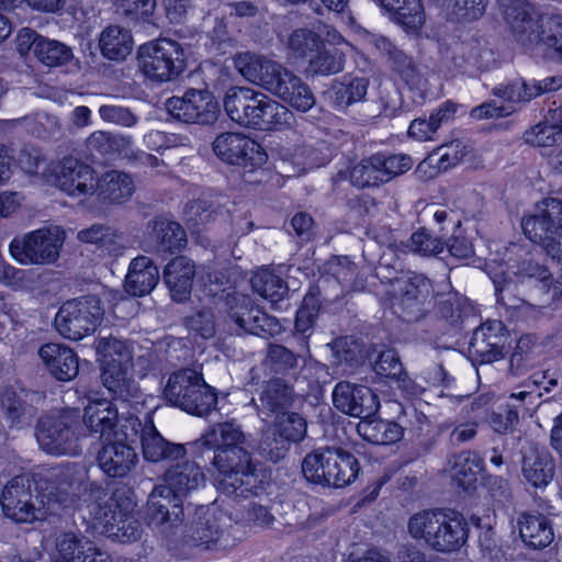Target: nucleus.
I'll list each match as a JSON object with an SVG mask.
<instances>
[{
    "label": "nucleus",
    "mask_w": 562,
    "mask_h": 562,
    "mask_svg": "<svg viewBox=\"0 0 562 562\" xmlns=\"http://www.w3.org/2000/svg\"><path fill=\"white\" fill-rule=\"evenodd\" d=\"M202 445L213 450L212 467L218 488L227 494L247 496L256 487V468L246 443L247 438L234 423H221L201 437Z\"/></svg>",
    "instance_id": "nucleus-1"
},
{
    "label": "nucleus",
    "mask_w": 562,
    "mask_h": 562,
    "mask_svg": "<svg viewBox=\"0 0 562 562\" xmlns=\"http://www.w3.org/2000/svg\"><path fill=\"white\" fill-rule=\"evenodd\" d=\"M53 482L44 490L32 493V481L26 475H18L9 481L1 494L4 515L16 522H33L54 514L59 506L72 504L70 488L75 482L72 468L53 470Z\"/></svg>",
    "instance_id": "nucleus-2"
},
{
    "label": "nucleus",
    "mask_w": 562,
    "mask_h": 562,
    "mask_svg": "<svg viewBox=\"0 0 562 562\" xmlns=\"http://www.w3.org/2000/svg\"><path fill=\"white\" fill-rule=\"evenodd\" d=\"M234 64L238 72L270 94L300 112H307L315 104V97L307 83L281 63L251 53L238 54Z\"/></svg>",
    "instance_id": "nucleus-3"
},
{
    "label": "nucleus",
    "mask_w": 562,
    "mask_h": 562,
    "mask_svg": "<svg viewBox=\"0 0 562 562\" xmlns=\"http://www.w3.org/2000/svg\"><path fill=\"white\" fill-rule=\"evenodd\" d=\"M234 64L238 72L270 94L300 112H307L315 104V97L307 83L281 63L251 53L238 54Z\"/></svg>",
    "instance_id": "nucleus-4"
},
{
    "label": "nucleus",
    "mask_w": 562,
    "mask_h": 562,
    "mask_svg": "<svg viewBox=\"0 0 562 562\" xmlns=\"http://www.w3.org/2000/svg\"><path fill=\"white\" fill-rule=\"evenodd\" d=\"M223 104L232 121L247 127L279 128L289 125L293 119L285 105L249 87H231Z\"/></svg>",
    "instance_id": "nucleus-5"
},
{
    "label": "nucleus",
    "mask_w": 562,
    "mask_h": 562,
    "mask_svg": "<svg viewBox=\"0 0 562 562\" xmlns=\"http://www.w3.org/2000/svg\"><path fill=\"white\" fill-rule=\"evenodd\" d=\"M408 535L440 553L459 551L467 542L469 528L462 515L442 509H424L407 520Z\"/></svg>",
    "instance_id": "nucleus-6"
},
{
    "label": "nucleus",
    "mask_w": 562,
    "mask_h": 562,
    "mask_svg": "<svg viewBox=\"0 0 562 562\" xmlns=\"http://www.w3.org/2000/svg\"><path fill=\"white\" fill-rule=\"evenodd\" d=\"M521 227L529 240L541 245L547 254L562 265V200L547 198L538 202Z\"/></svg>",
    "instance_id": "nucleus-7"
},
{
    "label": "nucleus",
    "mask_w": 562,
    "mask_h": 562,
    "mask_svg": "<svg viewBox=\"0 0 562 562\" xmlns=\"http://www.w3.org/2000/svg\"><path fill=\"white\" fill-rule=\"evenodd\" d=\"M136 65L139 72L151 81H170L186 68L184 52L178 42L160 37L137 48Z\"/></svg>",
    "instance_id": "nucleus-8"
},
{
    "label": "nucleus",
    "mask_w": 562,
    "mask_h": 562,
    "mask_svg": "<svg viewBox=\"0 0 562 562\" xmlns=\"http://www.w3.org/2000/svg\"><path fill=\"white\" fill-rule=\"evenodd\" d=\"M79 414L66 409L42 417L36 427L40 448L52 456H78L81 451Z\"/></svg>",
    "instance_id": "nucleus-9"
},
{
    "label": "nucleus",
    "mask_w": 562,
    "mask_h": 562,
    "mask_svg": "<svg viewBox=\"0 0 562 562\" xmlns=\"http://www.w3.org/2000/svg\"><path fill=\"white\" fill-rule=\"evenodd\" d=\"M164 394L173 406L195 415L207 413L217 403L214 390L193 369H184L171 374Z\"/></svg>",
    "instance_id": "nucleus-10"
},
{
    "label": "nucleus",
    "mask_w": 562,
    "mask_h": 562,
    "mask_svg": "<svg viewBox=\"0 0 562 562\" xmlns=\"http://www.w3.org/2000/svg\"><path fill=\"white\" fill-rule=\"evenodd\" d=\"M65 238L61 227L45 226L14 237L9 250L21 265H49L58 259Z\"/></svg>",
    "instance_id": "nucleus-11"
},
{
    "label": "nucleus",
    "mask_w": 562,
    "mask_h": 562,
    "mask_svg": "<svg viewBox=\"0 0 562 562\" xmlns=\"http://www.w3.org/2000/svg\"><path fill=\"white\" fill-rule=\"evenodd\" d=\"M104 316V308L97 295H85L65 302L56 317V328L61 336L80 340L94 333Z\"/></svg>",
    "instance_id": "nucleus-12"
},
{
    "label": "nucleus",
    "mask_w": 562,
    "mask_h": 562,
    "mask_svg": "<svg viewBox=\"0 0 562 562\" xmlns=\"http://www.w3.org/2000/svg\"><path fill=\"white\" fill-rule=\"evenodd\" d=\"M140 426L139 419L131 415L125 418V424L120 426V431H115L111 439L103 440L98 462L109 476H124L136 465L137 454L130 441L135 440Z\"/></svg>",
    "instance_id": "nucleus-13"
},
{
    "label": "nucleus",
    "mask_w": 562,
    "mask_h": 562,
    "mask_svg": "<svg viewBox=\"0 0 562 562\" xmlns=\"http://www.w3.org/2000/svg\"><path fill=\"white\" fill-rule=\"evenodd\" d=\"M145 519L155 532L169 537L183 521L181 499L167 492V487L156 486L148 496Z\"/></svg>",
    "instance_id": "nucleus-14"
},
{
    "label": "nucleus",
    "mask_w": 562,
    "mask_h": 562,
    "mask_svg": "<svg viewBox=\"0 0 562 562\" xmlns=\"http://www.w3.org/2000/svg\"><path fill=\"white\" fill-rule=\"evenodd\" d=\"M167 111L186 123L211 124L217 120L218 103L206 90H188L183 97H172L166 102Z\"/></svg>",
    "instance_id": "nucleus-15"
},
{
    "label": "nucleus",
    "mask_w": 562,
    "mask_h": 562,
    "mask_svg": "<svg viewBox=\"0 0 562 562\" xmlns=\"http://www.w3.org/2000/svg\"><path fill=\"white\" fill-rule=\"evenodd\" d=\"M215 155L223 161L245 168L262 166L267 154L252 138L241 133H223L213 142Z\"/></svg>",
    "instance_id": "nucleus-16"
},
{
    "label": "nucleus",
    "mask_w": 562,
    "mask_h": 562,
    "mask_svg": "<svg viewBox=\"0 0 562 562\" xmlns=\"http://www.w3.org/2000/svg\"><path fill=\"white\" fill-rule=\"evenodd\" d=\"M306 432L305 419L296 413H280L272 428L263 434L261 450L269 454L270 459H281L291 441H300Z\"/></svg>",
    "instance_id": "nucleus-17"
},
{
    "label": "nucleus",
    "mask_w": 562,
    "mask_h": 562,
    "mask_svg": "<svg viewBox=\"0 0 562 562\" xmlns=\"http://www.w3.org/2000/svg\"><path fill=\"white\" fill-rule=\"evenodd\" d=\"M54 182L68 195L86 199L95 194L99 179L90 166L74 158H65L54 169Z\"/></svg>",
    "instance_id": "nucleus-18"
},
{
    "label": "nucleus",
    "mask_w": 562,
    "mask_h": 562,
    "mask_svg": "<svg viewBox=\"0 0 562 562\" xmlns=\"http://www.w3.org/2000/svg\"><path fill=\"white\" fill-rule=\"evenodd\" d=\"M333 403L341 413L360 419L373 417L380 408L379 397L370 387L347 381L334 387Z\"/></svg>",
    "instance_id": "nucleus-19"
},
{
    "label": "nucleus",
    "mask_w": 562,
    "mask_h": 562,
    "mask_svg": "<svg viewBox=\"0 0 562 562\" xmlns=\"http://www.w3.org/2000/svg\"><path fill=\"white\" fill-rule=\"evenodd\" d=\"M103 385L117 398L139 413L151 402L153 396L145 395L134 378V364L115 367H100Z\"/></svg>",
    "instance_id": "nucleus-20"
},
{
    "label": "nucleus",
    "mask_w": 562,
    "mask_h": 562,
    "mask_svg": "<svg viewBox=\"0 0 562 562\" xmlns=\"http://www.w3.org/2000/svg\"><path fill=\"white\" fill-rule=\"evenodd\" d=\"M184 543L200 550H224L236 544L226 524L216 516L199 518L186 531Z\"/></svg>",
    "instance_id": "nucleus-21"
},
{
    "label": "nucleus",
    "mask_w": 562,
    "mask_h": 562,
    "mask_svg": "<svg viewBox=\"0 0 562 562\" xmlns=\"http://www.w3.org/2000/svg\"><path fill=\"white\" fill-rule=\"evenodd\" d=\"M105 507L93 505L89 510L94 525L102 526L103 531L110 537L121 542L137 540L142 535L140 524L126 510L119 509L117 504Z\"/></svg>",
    "instance_id": "nucleus-22"
},
{
    "label": "nucleus",
    "mask_w": 562,
    "mask_h": 562,
    "mask_svg": "<svg viewBox=\"0 0 562 562\" xmlns=\"http://www.w3.org/2000/svg\"><path fill=\"white\" fill-rule=\"evenodd\" d=\"M248 303L249 297L244 294H234L227 299L228 317L238 330L258 336H274L281 331L279 321L260 308H251L248 313L252 314L251 318L245 319L239 310L248 311Z\"/></svg>",
    "instance_id": "nucleus-23"
},
{
    "label": "nucleus",
    "mask_w": 562,
    "mask_h": 562,
    "mask_svg": "<svg viewBox=\"0 0 562 562\" xmlns=\"http://www.w3.org/2000/svg\"><path fill=\"white\" fill-rule=\"evenodd\" d=\"M514 278L521 282L528 278L541 283L542 289H546V293L549 295V299L546 300L548 304L562 301V279L549 282L550 274L547 268L538 263L531 261L524 262L517 271H506L492 276L493 283L499 292L504 291L509 283L514 282Z\"/></svg>",
    "instance_id": "nucleus-24"
},
{
    "label": "nucleus",
    "mask_w": 562,
    "mask_h": 562,
    "mask_svg": "<svg viewBox=\"0 0 562 562\" xmlns=\"http://www.w3.org/2000/svg\"><path fill=\"white\" fill-rule=\"evenodd\" d=\"M169 463L164 475V483L159 485L167 487L168 493L181 498L188 492L203 485L205 476L195 462L183 457Z\"/></svg>",
    "instance_id": "nucleus-25"
},
{
    "label": "nucleus",
    "mask_w": 562,
    "mask_h": 562,
    "mask_svg": "<svg viewBox=\"0 0 562 562\" xmlns=\"http://www.w3.org/2000/svg\"><path fill=\"white\" fill-rule=\"evenodd\" d=\"M83 423L94 434H99L102 440H109L120 426L125 424L119 419L117 408L106 398L90 401L85 408Z\"/></svg>",
    "instance_id": "nucleus-26"
},
{
    "label": "nucleus",
    "mask_w": 562,
    "mask_h": 562,
    "mask_svg": "<svg viewBox=\"0 0 562 562\" xmlns=\"http://www.w3.org/2000/svg\"><path fill=\"white\" fill-rule=\"evenodd\" d=\"M38 357L49 373L60 381H70L78 374V358L67 346L45 344L38 349Z\"/></svg>",
    "instance_id": "nucleus-27"
},
{
    "label": "nucleus",
    "mask_w": 562,
    "mask_h": 562,
    "mask_svg": "<svg viewBox=\"0 0 562 562\" xmlns=\"http://www.w3.org/2000/svg\"><path fill=\"white\" fill-rule=\"evenodd\" d=\"M522 475L535 487L547 486L554 476V461L544 449L529 446L524 451Z\"/></svg>",
    "instance_id": "nucleus-28"
},
{
    "label": "nucleus",
    "mask_w": 562,
    "mask_h": 562,
    "mask_svg": "<svg viewBox=\"0 0 562 562\" xmlns=\"http://www.w3.org/2000/svg\"><path fill=\"white\" fill-rule=\"evenodd\" d=\"M519 537L531 549H542L553 541V529L548 518L541 514L521 513L517 517Z\"/></svg>",
    "instance_id": "nucleus-29"
},
{
    "label": "nucleus",
    "mask_w": 562,
    "mask_h": 562,
    "mask_svg": "<svg viewBox=\"0 0 562 562\" xmlns=\"http://www.w3.org/2000/svg\"><path fill=\"white\" fill-rule=\"evenodd\" d=\"M193 277L194 263L186 257H177L166 266L164 278L175 301L183 302L189 297Z\"/></svg>",
    "instance_id": "nucleus-30"
},
{
    "label": "nucleus",
    "mask_w": 562,
    "mask_h": 562,
    "mask_svg": "<svg viewBox=\"0 0 562 562\" xmlns=\"http://www.w3.org/2000/svg\"><path fill=\"white\" fill-rule=\"evenodd\" d=\"M159 279L158 268L145 256L135 258L128 268L125 290L134 296L149 293Z\"/></svg>",
    "instance_id": "nucleus-31"
},
{
    "label": "nucleus",
    "mask_w": 562,
    "mask_h": 562,
    "mask_svg": "<svg viewBox=\"0 0 562 562\" xmlns=\"http://www.w3.org/2000/svg\"><path fill=\"white\" fill-rule=\"evenodd\" d=\"M143 456L147 461L159 462L186 457V449L182 445H173L166 441L154 427H146L142 432Z\"/></svg>",
    "instance_id": "nucleus-32"
},
{
    "label": "nucleus",
    "mask_w": 562,
    "mask_h": 562,
    "mask_svg": "<svg viewBox=\"0 0 562 562\" xmlns=\"http://www.w3.org/2000/svg\"><path fill=\"white\" fill-rule=\"evenodd\" d=\"M327 461V486L344 487L359 474V463L353 454L342 449H330Z\"/></svg>",
    "instance_id": "nucleus-33"
},
{
    "label": "nucleus",
    "mask_w": 562,
    "mask_h": 562,
    "mask_svg": "<svg viewBox=\"0 0 562 562\" xmlns=\"http://www.w3.org/2000/svg\"><path fill=\"white\" fill-rule=\"evenodd\" d=\"M133 44L131 31L120 25L105 27L99 36L101 54L110 60H124L131 54Z\"/></svg>",
    "instance_id": "nucleus-34"
},
{
    "label": "nucleus",
    "mask_w": 562,
    "mask_h": 562,
    "mask_svg": "<svg viewBox=\"0 0 562 562\" xmlns=\"http://www.w3.org/2000/svg\"><path fill=\"white\" fill-rule=\"evenodd\" d=\"M373 45L378 50L389 55L392 68L400 75L404 82L411 88H422L423 78L413 65L412 59L402 50L393 47L392 43L383 37H375Z\"/></svg>",
    "instance_id": "nucleus-35"
},
{
    "label": "nucleus",
    "mask_w": 562,
    "mask_h": 562,
    "mask_svg": "<svg viewBox=\"0 0 562 562\" xmlns=\"http://www.w3.org/2000/svg\"><path fill=\"white\" fill-rule=\"evenodd\" d=\"M93 550L94 544L87 537L72 531L63 532L56 538L55 562H87Z\"/></svg>",
    "instance_id": "nucleus-36"
},
{
    "label": "nucleus",
    "mask_w": 562,
    "mask_h": 562,
    "mask_svg": "<svg viewBox=\"0 0 562 562\" xmlns=\"http://www.w3.org/2000/svg\"><path fill=\"white\" fill-rule=\"evenodd\" d=\"M357 431L364 440L374 445H391L403 436V428L398 424L372 417L361 418Z\"/></svg>",
    "instance_id": "nucleus-37"
},
{
    "label": "nucleus",
    "mask_w": 562,
    "mask_h": 562,
    "mask_svg": "<svg viewBox=\"0 0 562 562\" xmlns=\"http://www.w3.org/2000/svg\"><path fill=\"white\" fill-rule=\"evenodd\" d=\"M133 192L134 183L131 177L122 171L112 170L99 179L95 193L102 200L122 203L128 200Z\"/></svg>",
    "instance_id": "nucleus-38"
},
{
    "label": "nucleus",
    "mask_w": 562,
    "mask_h": 562,
    "mask_svg": "<svg viewBox=\"0 0 562 562\" xmlns=\"http://www.w3.org/2000/svg\"><path fill=\"white\" fill-rule=\"evenodd\" d=\"M373 370L376 374L394 381L397 387L406 393H415V384L403 371L402 363L394 350L386 349L380 352L373 362Z\"/></svg>",
    "instance_id": "nucleus-39"
},
{
    "label": "nucleus",
    "mask_w": 562,
    "mask_h": 562,
    "mask_svg": "<svg viewBox=\"0 0 562 562\" xmlns=\"http://www.w3.org/2000/svg\"><path fill=\"white\" fill-rule=\"evenodd\" d=\"M77 237L82 243L95 245L98 249L110 256L119 254L123 248L122 236L110 226L94 224L79 231Z\"/></svg>",
    "instance_id": "nucleus-40"
},
{
    "label": "nucleus",
    "mask_w": 562,
    "mask_h": 562,
    "mask_svg": "<svg viewBox=\"0 0 562 562\" xmlns=\"http://www.w3.org/2000/svg\"><path fill=\"white\" fill-rule=\"evenodd\" d=\"M97 351L100 367L133 366L132 347L123 340L113 337L102 338L98 342Z\"/></svg>",
    "instance_id": "nucleus-41"
},
{
    "label": "nucleus",
    "mask_w": 562,
    "mask_h": 562,
    "mask_svg": "<svg viewBox=\"0 0 562 562\" xmlns=\"http://www.w3.org/2000/svg\"><path fill=\"white\" fill-rule=\"evenodd\" d=\"M251 286L255 292L272 304L281 301L288 292L284 281L268 268H262L254 274Z\"/></svg>",
    "instance_id": "nucleus-42"
},
{
    "label": "nucleus",
    "mask_w": 562,
    "mask_h": 562,
    "mask_svg": "<svg viewBox=\"0 0 562 562\" xmlns=\"http://www.w3.org/2000/svg\"><path fill=\"white\" fill-rule=\"evenodd\" d=\"M395 292L402 295V304L422 303L430 293V281L422 274L398 278L393 283Z\"/></svg>",
    "instance_id": "nucleus-43"
},
{
    "label": "nucleus",
    "mask_w": 562,
    "mask_h": 562,
    "mask_svg": "<svg viewBox=\"0 0 562 562\" xmlns=\"http://www.w3.org/2000/svg\"><path fill=\"white\" fill-rule=\"evenodd\" d=\"M452 481L464 490L470 488L477 480L480 465L468 452L454 456L449 461L448 469Z\"/></svg>",
    "instance_id": "nucleus-44"
},
{
    "label": "nucleus",
    "mask_w": 562,
    "mask_h": 562,
    "mask_svg": "<svg viewBox=\"0 0 562 562\" xmlns=\"http://www.w3.org/2000/svg\"><path fill=\"white\" fill-rule=\"evenodd\" d=\"M316 50V55L310 60L312 72L328 76L342 70L345 58L340 48L323 45L321 49Z\"/></svg>",
    "instance_id": "nucleus-45"
},
{
    "label": "nucleus",
    "mask_w": 562,
    "mask_h": 562,
    "mask_svg": "<svg viewBox=\"0 0 562 562\" xmlns=\"http://www.w3.org/2000/svg\"><path fill=\"white\" fill-rule=\"evenodd\" d=\"M328 453H330V448L315 450L304 458L302 472L308 482L327 486Z\"/></svg>",
    "instance_id": "nucleus-46"
},
{
    "label": "nucleus",
    "mask_w": 562,
    "mask_h": 562,
    "mask_svg": "<svg viewBox=\"0 0 562 562\" xmlns=\"http://www.w3.org/2000/svg\"><path fill=\"white\" fill-rule=\"evenodd\" d=\"M154 232L162 250L175 251L186 245V233L176 222L158 220L155 222Z\"/></svg>",
    "instance_id": "nucleus-47"
},
{
    "label": "nucleus",
    "mask_w": 562,
    "mask_h": 562,
    "mask_svg": "<svg viewBox=\"0 0 562 562\" xmlns=\"http://www.w3.org/2000/svg\"><path fill=\"white\" fill-rule=\"evenodd\" d=\"M369 81L366 78L345 77L335 92V103L344 110L351 103L361 101L368 90Z\"/></svg>",
    "instance_id": "nucleus-48"
},
{
    "label": "nucleus",
    "mask_w": 562,
    "mask_h": 562,
    "mask_svg": "<svg viewBox=\"0 0 562 562\" xmlns=\"http://www.w3.org/2000/svg\"><path fill=\"white\" fill-rule=\"evenodd\" d=\"M71 56L70 48L60 42L43 37L36 44V57L46 66H60L67 63Z\"/></svg>",
    "instance_id": "nucleus-49"
},
{
    "label": "nucleus",
    "mask_w": 562,
    "mask_h": 562,
    "mask_svg": "<svg viewBox=\"0 0 562 562\" xmlns=\"http://www.w3.org/2000/svg\"><path fill=\"white\" fill-rule=\"evenodd\" d=\"M376 160L378 156L373 155L353 166L350 170V181L352 184L364 188L383 183L381 168Z\"/></svg>",
    "instance_id": "nucleus-50"
},
{
    "label": "nucleus",
    "mask_w": 562,
    "mask_h": 562,
    "mask_svg": "<svg viewBox=\"0 0 562 562\" xmlns=\"http://www.w3.org/2000/svg\"><path fill=\"white\" fill-rule=\"evenodd\" d=\"M29 393L23 389H7L1 397V407L11 424H19L27 413L26 397Z\"/></svg>",
    "instance_id": "nucleus-51"
},
{
    "label": "nucleus",
    "mask_w": 562,
    "mask_h": 562,
    "mask_svg": "<svg viewBox=\"0 0 562 562\" xmlns=\"http://www.w3.org/2000/svg\"><path fill=\"white\" fill-rule=\"evenodd\" d=\"M376 164L380 165L383 181L387 182L392 178L408 171L413 166V160L404 154L383 155L376 154Z\"/></svg>",
    "instance_id": "nucleus-52"
},
{
    "label": "nucleus",
    "mask_w": 562,
    "mask_h": 562,
    "mask_svg": "<svg viewBox=\"0 0 562 562\" xmlns=\"http://www.w3.org/2000/svg\"><path fill=\"white\" fill-rule=\"evenodd\" d=\"M494 93L506 102L505 105H513L514 108L516 103L528 102L535 97L532 89L521 79L498 86Z\"/></svg>",
    "instance_id": "nucleus-53"
},
{
    "label": "nucleus",
    "mask_w": 562,
    "mask_h": 562,
    "mask_svg": "<svg viewBox=\"0 0 562 562\" xmlns=\"http://www.w3.org/2000/svg\"><path fill=\"white\" fill-rule=\"evenodd\" d=\"M559 132L554 128L552 124L548 122V119L543 122L538 123L528 130L524 137L527 144L540 147V148H549L552 147L557 143V134Z\"/></svg>",
    "instance_id": "nucleus-54"
},
{
    "label": "nucleus",
    "mask_w": 562,
    "mask_h": 562,
    "mask_svg": "<svg viewBox=\"0 0 562 562\" xmlns=\"http://www.w3.org/2000/svg\"><path fill=\"white\" fill-rule=\"evenodd\" d=\"M289 47L294 54L306 56L308 52H314L319 48V40L315 33L300 29L294 31L290 36Z\"/></svg>",
    "instance_id": "nucleus-55"
},
{
    "label": "nucleus",
    "mask_w": 562,
    "mask_h": 562,
    "mask_svg": "<svg viewBox=\"0 0 562 562\" xmlns=\"http://www.w3.org/2000/svg\"><path fill=\"white\" fill-rule=\"evenodd\" d=\"M102 120L123 126H133L136 123L135 115L127 109L119 105H102L99 109Z\"/></svg>",
    "instance_id": "nucleus-56"
},
{
    "label": "nucleus",
    "mask_w": 562,
    "mask_h": 562,
    "mask_svg": "<svg viewBox=\"0 0 562 562\" xmlns=\"http://www.w3.org/2000/svg\"><path fill=\"white\" fill-rule=\"evenodd\" d=\"M156 7L155 0H119V8L125 15L146 20Z\"/></svg>",
    "instance_id": "nucleus-57"
},
{
    "label": "nucleus",
    "mask_w": 562,
    "mask_h": 562,
    "mask_svg": "<svg viewBox=\"0 0 562 562\" xmlns=\"http://www.w3.org/2000/svg\"><path fill=\"white\" fill-rule=\"evenodd\" d=\"M437 154L439 155V168L448 169L456 166L463 159L465 150L461 142L454 140L448 145L439 147Z\"/></svg>",
    "instance_id": "nucleus-58"
},
{
    "label": "nucleus",
    "mask_w": 562,
    "mask_h": 562,
    "mask_svg": "<svg viewBox=\"0 0 562 562\" xmlns=\"http://www.w3.org/2000/svg\"><path fill=\"white\" fill-rule=\"evenodd\" d=\"M516 111L513 105L498 104L496 101L483 103L471 111V116L475 120L498 119L510 115Z\"/></svg>",
    "instance_id": "nucleus-59"
},
{
    "label": "nucleus",
    "mask_w": 562,
    "mask_h": 562,
    "mask_svg": "<svg viewBox=\"0 0 562 562\" xmlns=\"http://www.w3.org/2000/svg\"><path fill=\"white\" fill-rule=\"evenodd\" d=\"M291 397V391L279 382H271L265 392V400L274 409L285 406Z\"/></svg>",
    "instance_id": "nucleus-60"
},
{
    "label": "nucleus",
    "mask_w": 562,
    "mask_h": 562,
    "mask_svg": "<svg viewBox=\"0 0 562 562\" xmlns=\"http://www.w3.org/2000/svg\"><path fill=\"white\" fill-rule=\"evenodd\" d=\"M518 423V413L509 408L505 414L493 413L490 417V425L495 432L506 434L512 431Z\"/></svg>",
    "instance_id": "nucleus-61"
},
{
    "label": "nucleus",
    "mask_w": 562,
    "mask_h": 562,
    "mask_svg": "<svg viewBox=\"0 0 562 562\" xmlns=\"http://www.w3.org/2000/svg\"><path fill=\"white\" fill-rule=\"evenodd\" d=\"M411 240L412 248L416 252L430 255L439 250V241L424 231L414 233Z\"/></svg>",
    "instance_id": "nucleus-62"
},
{
    "label": "nucleus",
    "mask_w": 562,
    "mask_h": 562,
    "mask_svg": "<svg viewBox=\"0 0 562 562\" xmlns=\"http://www.w3.org/2000/svg\"><path fill=\"white\" fill-rule=\"evenodd\" d=\"M436 132L430 119L428 121L423 119L414 120L408 127V135L418 142L431 139Z\"/></svg>",
    "instance_id": "nucleus-63"
},
{
    "label": "nucleus",
    "mask_w": 562,
    "mask_h": 562,
    "mask_svg": "<svg viewBox=\"0 0 562 562\" xmlns=\"http://www.w3.org/2000/svg\"><path fill=\"white\" fill-rule=\"evenodd\" d=\"M458 105L452 101H446L430 115L431 124L437 131L442 124L449 123L454 119Z\"/></svg>",
    "instance_id": "nucleus-64"
}]
</instances>
